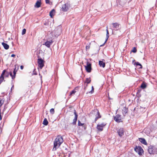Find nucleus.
Returning <instances> with one entry per match:
<instances>
[{
    "label": "nucleus",
    "instance_id": "34",
    "mask_svg": "<svg viewBox=\"0 0 157 157\" xmlns=\"http://www.w3.org/2000/svg\"><path fill=\"white\" fill-rule=\"evenodd\" d=\"M26 32V29H24L22 30V33H21L22 35H24L25 33Z\"/></svg>",
    "mask_w": 157,
    "mask_h": 157
},
{
    "label": "nucleus",
    "instance_id": "31",
    "mask_svg": "<svg viewBox=\"0 0 157 157\" xmlns=\"http://www.w3.org/2000/svg\"><path fill=\"white\" fill-rule=\"evenodd\" d=\"M96 110L98 109H94V110H93L91 112V113H92V114L96 115L97 113V112H96Z\"/></svg>",
    "mask_w": 157,
    "mask_h": 157
},
{
    "label": "nucleus",
    "instance_id": "52",
    "mask_svg": "<svg viewBox=\"0 0 157 157\" xmlns=\"http://www.w3.org/2000/svg\"><path fill=\"white\" fill-rule=\"evenodd\" d=\"M1 48H0V49Z\"/></svg>",
    "mask_w": 157,
    "mask_h": 157
},
{
    "label": "nucleus",
    "instance_id": "36",
    "mask_svg": "<svg viewBox=\"0 0 157 157\" xmlns=\"http://www.w3.org/2000/svg\"><path fill=\"white\" fill-rule=\"evenodd\" d=\"M94 92V88L93 86H92L91 87V90L89 92V93L91 94H92Z\"/></svg>",
    "mask_w": 157,
    "mask_h": 157
},
{
    "label": "nucleus",
    "instance_id": "28",
    "mask_svg": "<svg viewBox=\"0 0 157 157\" xmlns=\"http://www.w3.org/2000/svg\"><path fill=\"white\" fill-rule=\"evenodd\" d=\"M48 123V121L46 118H45L43 121V124L45 125H47Z\"/></svg>",
    "mask_w": 157,
    "mask_h": 157
},
{
    "label": "nucleus",
    "instance_id": "3",
    "mask_svg": "<svg viewBox=\"0 0 157 157\" xmlns=\"http://www.w3.org/2000/svg\"><path fill=\"white\" fill-rule=\"evenodd\" d=\"M38 58L37 63L38 66L40 69H42L44 66V61L39 56H38Z\"/></svg>",
    "mask_w": 157,
    "mask_h": 157
},
{
    "label": "nucleus",
    "instance_id": "32",
    "mask_svg": "<svg viewBox=\"0 0 157 157\" xmlns=\"http://www.w3.org/2000/svg\"><path fill=\"white\" fill-rule=\"evenodd\" d=\"M76 92L75 90H73L71 92L69 96H71L72 95L75 94V93Z\"/></svg>",
    "mask_w": 157,
    "mask_h": 157
},
{
    "label": "nucleus",
    "instance_id": "9",
    "mask_svg": "<svg viewBox=\"0 0 157 157\" xmlns=\"http://www.w3.org/2000/svg\"><path fill=\"white\" fill-rule=\"evenodd\" d=\"M74 114L75 115V117L74 119L73 120V121L72 123V124L74 125L76 124V121L78 119V114L76 112V111L75 110H74Z\"/></svg>",
    "mask_w": 157,
    "mask_h": 157
},
{
    "label": "nucleus",
    "instance_id": "27",
    "mask_svg": "<svg viewBox=\"0 0 157 157\" xmlns=\"http://www.w3.org/2000/svg\"><path fill=\"white\" fill-rule=\"evenodd\" d=\"M97 129L99 131H102L103 130V128L98 124L97 125Z\"/></svg>",
    "mask_w": 157,
    "mask_h": 157
},
{
    "label": "nucleus",
    "instance_id": "1",
    "mask_svg": "<svg viewBox=\"0 0 157 157\" xmlns=\"http://www.w3.org/2000/svg\"><path fill=\"white\" fill-rule=\"evenodd\" d=\"M63 142V137L61 136H57L54 142V147L52 151H55L60 146Z\"/></svg>",
    "mask_w": 157,
    "mask_h": 157
},
{
    "label": "nucleus",
    "instance_id": "26",
    "mask_svg": "<svg viewBox=\"0 0 157 157\" xmlns=\"http://www.w3.org/2000/svg\"><path fill=\"white\" fill-rule=\"evenodd\" d=\"M55 10L54 9H53L49 13V15L51 17H52L53 16H54V14L53 13H55Z\"/></svg>",
    "mask_w": 157,
    "mask_h": 157
},
{
    "label": "nucleus",
    "instance_id": "30",
    "mask_svg": "<svg viewBox=\"0 0 157 157\" xmlns=\"http://www.w3.org/2000/svg\"><path fill=\"white\" fill-rule=\"evenodd\" d=\"M4 100L0 98V106H1L2 104L4 103Z\"/></svg>",
    "mask_w": 157,
    "mask_h": 157
},
{
    "label": "nucleus",
    "instance_id": "44",
    "mask_svg": "<svg viewBox=\"0 0 157 157\" xmlns=\"http://www.w3.org/2000/svg\"><path fill=\"white\" fill-rule=\"evenodd\" d=\"M2 117L1 115H0V120H1L2 119Z\"/></svg>",
    "mask_w": 157,
    "mask_h": 157
},
{
    "label": "nucleus",
    "instance_id": "47",
    "mask_svg": "<svg viewBox=\"0 0 157 157\" xmlns=\"http://www.w3.org/2000/svg\"><path fill=\"white\" fill-rule=\"evenodd\" d=\"M147 134H149L150 133V132H149L148 133L147 132Z\"/></svg>",
    "mask_w": 157,
    "mask_h": 157
},
{
    "label": "nucleus",
    "instance_id": "13",
    "mask_svg": "<svg viewBox=\"0 0 157 157\" xmlns=\"http://www.w3.org/2000/svg\"><path fill=\"white\" fill-rule=\"evenodd\" d=\"M78 126H82L84 130H85L86 128V125L85 123H81L79 120H78Z\"/></svg>",
    "mask_w": 157,
    "mask_h": 157
},
{
    "label": "nucleus",
    "instance_id": "29",
    "mask_svg": "<svg viewBox=\"0 0 157 157\" xmlns=\"http://www.w3.org/2000/svg\"><path fill=\"white\" fill-rule=\"evenodd\" d=\"M134 64V65H136L137 66H140V67H139V68H142L143 67H142V65H141V64H140L138 62H136Z\"/></svg>",
    "mask_w": 157,
    "mask_h": 157
},
{
    "label": "nucleus",
    "instance_id": "5",
    "mask_svg": "<svg viewBox=\"0 0 157 157\" xmlns=\"http://www.w3.org/2000/svg\"><path fill=\"white\" fill-rule=\"evenodd\" d=\"M155 148L154 146L150 145L148 147V151L150 154H154L155 152Z\"/></svg>",
    "mask_w": 157,
    "mask_h": 157
},
{
    "label": "nucleus",
    "instance_id": "21",
    "mask_svg": "<svg viewBox=\"0 0 157 157\" xmlns=\"http://www.w3.org/2000/svg\"><path fill=\"white\" fill-rule=\"evenodd\" d=\"M91 80L90 79V78H86V81L85 82V83H87V84L86 85V87H84V89H86V87L87 86V84L90 83L91 82Z\"/></svg>",
    "mask_w": 157,
    "mask_h": 157
},
{
    "label": "nucleus",
    "instance_id": "39",
    "mask_svg": "<svg viewBox=\"0 0 157 157\" xmlns=\"http://www.w3.org/2000/svg\"><path fill=\"white\" fill-rule=\"evenodd\" d=\"M140 109H141H141H142V111H145V107H144V108L141 107L140 106Z\"/></svg>",
    "mask_w": 157,
    "mask_h": 157
},
{
    "label": "nucleus",
    "instance_id": "17",
    "mask_svg": "<svg viewBox=\"0 0 157 157\" xmlns=\"http://www.w3.org/2000/svg\"><path fill=\"white\" fill-rule=\"evenodd\" d=\"M139 141L142 144H144V145H147V142L146 141V140L143 138H139Z\"/></svg>",
    "mask_w": 157,
    "mask_h": 157
},
{
    "label": "nucleus",
    "instance_id": "22",
    "mask_svg": "<svg viewBox=\"0 0 157 157\" xmlns=\"http://www.w3.org/2000/svg\"><path fill=\"white\" fill-rule=\"evenodd\" d=\"M41 4V2L39 1H37L36 3L35 6L37 8H38L40 6Z\"/></svg>",
    "mask_w": 157,
    "mask_h": 157
},
{
    "label": "nucleus",
    "instance_id": "45",
    "mask_svg": "<svg viewBox=\"0 0 157 157\" xmlns=\"http://www.w3.org/2000/svg\"><path fill=\"white\" fill-rule=\"evenodd\" d=\"M132 49H136V48L135 47H134L132 48Z\"/></svg>",
    "mask_w": 157,
    "mask_h": 157
},
{
    "label": "nucleus",
    "instance_id": "42",
    "mask_svg": "<svg viewBox=\"0 0 157 157\" xmlns=\"http://www.w3.org/2000/svg\"><path fill=\"white\" fill-rule=\"evenodd\" d=\"M20 68L21 69L23 70L24 68V66L22 65H21L20 67Z\"/></svg>",
    "mask_w": 157,
    "mask_h": 157
},
{
    "label": "nucleus",
    "instance_id": "48",
    "mask_svg": "<svg viewBox=\"0 0 157 157\" xmlns=\"http://www.w3.org/2000/svg\"><path fill=\"white\" fill-rule=\"evenodd\" d=\"M135 61V60H134L133 61V62L134 61Z\"/></svg>",
    "mask_w": 157,
    "mask_h": 157
},
{
    "label": "nucleus",
    "instance_id": "25",
    "mask_svg": "<svg viewBox=\"0 0 157 157\" xmlns=\"http://www.w3.org/2000/svg\"><path fill=\"white\" fill-rule=\"evenodd\" d=\"M147 84L145 82H143L140 85V87L142 89L145 88L147 87Z\"/></svg>",
    "mask_w": 157,
    "mask_h": 157
},
{
    "label": "nucleus",
    "instance_id": "4",
    "mask_svg": "<svg viewBox=\"0 0 157 157\" xmlns=\"http://www.w3.org/2000/svg\"><path fill=\"white\" fill-rule=\"evenodd\" d=\"M134 150L140 155H142V154L143 153V150L140 146H136L134 148Z\"/></svg>",
    "mask_w": 157,
    "mask_h": 157
},
{
    "label": "nucleus",
    "instance_id": "6",
    "mask_svg": "<svg viewBox=\"0 0 157 157\" xmlns=\"http://www.w3.org/2000/svg\"><path fill=\"white\" fill-rule=\"evenodd\" d=\"M85 67L86 70L87 72L89 73L92 70L91 64L88 62V60L86 62V65Z\"/></svg>",
    "mask_w": 157,
    "mask_h": 157
},
{
    "label": "nucleus",
    "instance_id": "40",
    "mask_svg": "<svg viewBox=\"0 0 157 157\" xmlns=\"http://www.w3.org/2000/svg\"><path fill=\"white\" fill-rule=\"evenodd\" d=\"M46 3V4H50V0H45Z\"/></svg>",
    "mask_w": 157,
    "mask_h": 157
},
{
    "label": "nucleus",
    "instance_id": "15",
    "mask_svg": "<svg viewBox=\"0 0 157 157\" xmlns=\"http://www.w3.org/2000/svg\"><path fill=\"white\" fill-rule=\"evenodd\" d=\"M37 53L38 58V56H40V57H41V56H43L44 55V53L42 52L41 50H39L37 51Z\"/></svg>",
    "mask_w": 157,
    "mask_h": 157
},
{
    "label": "nucleus",
    "instance_id": "41",
    "mask_svg": "<svg viewBox=\"0 0 157 157\" xmlns=\"http://www.w3.org/2000/svg\"><path fill=\"white\" fill-rule=\"evenodd\" d=\"M137 50H132L131 52V53L132 52H133V53H136L137 52Z\"/></svg>",
    "mask_w": 157,
    "mask_h": 157
},
{
    "label": "nucleus",
    "instance_id": "20",
    "mask_svg": "<svg viewBox=\"0 0 157 157\" xmlns=\"http://www.w3.org/2000/svg\"><path fill=\"white\" fill-rule=\"evenodd\" d=\"M99 64L100 67H102L104 68L105 67V63H104L102 61L99 60Z\"/></svg>",
    "mask_w": 157,
    "mask_h": 157
},
{
    "label": "nucleus",
    "instance_id": "49",
    "mask_svg": "<svg viewBox=\"0 0 157 157\" xmlns=\"http://www.w3.org/2000/svg\"><path fill=\"white\" fill-rule=\"evenodd\" d=\"M0 115H1V111H0Z\"/></svg>",
    "mask_w": 157,
    "mask_h": 157
},
{
    "label": "nucleus",
    "instance_id": "19",
    "mask_svg": "<svg viewBox=\"0 0 157 157\" xmlns=\"http://www.w3.org/2000/svg\"><path fill=\"white\" fill-rule=\"evenodd\" d=\"M5 71H3L2 74L1 75L0 77V84L2 82L3 80H4V77L3 76V75L4 74V73Z\"/></svg>",
    "mask_w": 157,
    "mask_h": 157
},
{
    "label": "nucleus",
    "instance_id": "12",
    "mask_svg": "<svg viewBox=\"0 0 157 157\" xmlns=\"http://www.w3.org/2000/svg\"><path fill=\"white\" fill-rule=\"evenodd\" d=\"M61 9L62 11L66 12L68 10V7L66 4H64L62 5Z\"/></svg>",
    "mask_w": 157,
    "mask_h": 157
},
{
    "label": "nucleus",
    "instance_id": "8",
    "mask_svg": "<svg viewBox=\"0 0 157 157\" xmlns=\"http://www.w3.org/2000/svg\"><path fill=\"white\" fill-rule=\"evenodd\" d=\"M113 29L115 30H119L120 27V25L117 23H113Z\"/></svg>",
    "mask_w": 157,
    "mask_h": 157
},
{
    "label": "nucleus",
    "instance_id": "7",
    "mask_svg": "<svg viewBox=\"0 0 157 157\" xmlns=\"http://www.w3.org/2000/svg\"><path fill=\"white\" fill-rule=\"evenodd\" d=\"M113 119L117 123L122 122V121H121V115L119 114L116 115L114 117Z\"/></svg>",
    "mask_w": 157,
    "mask_h": 157
},
{
    "label": "nucleus",
    "instance_id": "11",
    "mask_svg": "<svg viewBox=\"0 0 157 157\" xmlns=\"http://www.w3.org/2000/svg\"><path fill=\"white\" fill-rule=\"evenodd\" d=\"M96 112H97V113L95 115V116H96L95 119V121H96L98 119L101 117V116L100 114V113L98 110H96Z\"/></svg>",
    "mask_w": 157,
    "mask_h": 157
},
{
    "label": "nucleus",
    "instance_id": "14",
    "mask_svg": "<svg viewBox=\"0 0 157 157\" xmlns=\"http://www.w3.org/2000/svg\"><path fill=\"white\" fill-rule=\"evenodd\" d=\"M106 39L105 41V42L102 45H100V46H102L104 45L105 44L106 41L108 40V39L109 37V31L108 30V28L107 26L106 27Z\"/></svg>",
    "mask_w": 157,
    "mask_h": 157
},
{
    "label": "nucleus",
    "instance_id": "23",
    "mask_svg": "<svg viewBox=\"0 0 157 157\" xmlns=\"http://www.w3.org/2000/svg\"><path fill=\"white\" fill-rule=\"evenodd\" d=\"M2 45L3 46L5 49H8L9 48V45L7 44L4 42L2 43Z\"/></svg>",
    "mask_w": 157,
    "mask_h": 157
},
{
    "label": "nucleus",
    "instance_id": "35",
    "mask_svg": "<svg viewBox=\"0 0 157 157\" xmlns=\"http://www.w3.org/2000/svg\"><path fill=\"white\" fill-rule=\"evenodd\" d=\"M106 124V123H101V124H99V125H100V126L102 127L103 128L104 127H105Z\"/></svg>",
    "mask_w": 157,
    "mask_h": 157
},
{
    "label": "nucleus",
    "instance_id": "51",
    "mask_svg": "<svg viewBox=\"0 0 157 157\" xmlns=\"http://www.w3.org/2000/svg\"><path fill=\"white\" fill-rule=\"evenodd\" d=\"M140 52H141V53H142V51H141Z\"/></svg>",
    "mask_w": 157,
    "mask_h": 157
},
{
    "label": "nucleus",
    "instance_id": "2",
    "mask_svg": "<svg viewBox=\"0 0 157 157\" xmlns=\"http://www.w3.org/2000/svg\"><path fill=\"white\" fill-rule=\"evenodd\" d=\"M19 67V66L18 65H15L14 66V68L13 71V75L11 71L10 72V75L12 79H13L15 78L16 73L18 70Z\"/></svg>",
    "mask_w": 157,
    "mask_h": 157
},
{
    "label": "nucleus",
    "instance_id": "10",
    "mask_svg": "<svg viewBox=\"0 0 157 157\" xmlns=\"http://www.w3.org/2000/svg\"><path fill=\"white\" fill-rule=\"evenodd\" d=\"M117 132L118 134V135L121 137L124 135V130L123 128H121L118 129L117 131Z\"/></svg>",
    "mask_w": 157,
    "mask_h": 157
},
{
    "label": "nucleus",
    "instance_id": "33",
    "mask_svg": "<svg viewBox=\"0 0 157 157\" xmlns=\"http://www.w3.org/2000/svg\"><path fill=\"white\" fill-rule=\"evenodd\" d=\"M50 113L52 114H53L54 113H55V110H54V109L53 108H52L50 110Z\"/></svg>",
    "mask_w": 157,
    "mask_h": 157
},
{
    "label": "nucleus",
    "instance_id": "18",
    "mask_svg": "<svg viewBox=\"0 0 157 157\" xmlns=\"http://www.w3.org/2000/svg\"><path fill=\"white\" fill-rule=\"evenodd\" d=\"M128 110L127 108H126V107H124L122 109V113L123 115L125 116V114L128 113Z\"/></svg>",
    "mask_w": 157,
    "mask_h": 157
},
{
    "label": "nucleus",
    "instance_id": "24",
    "mask_svg": "<svg viewBox=\"0 0 157 157\" xmlns=\"http://www.w3.org/2000/svg\"><path fill=\"white\" fill-rule=\"evenodd\" d=\"M5 71L4 73L3 76H4L6 77H8L9 75H10V72H8L6 71V70H4L3 71Z\"/></svg>",
    "mask_w": 157,
    "mask_h": 157
},
{
    "label": "nucleus",
    "instance_id": "46",
    "mask_svg": "<svg viewBox=\"0 0 157 157\" xmlns=\"http://www.w3.org/2000/svg\"><path fill=\"white\" fill-rule=\"evenodd\" d=\"M39 75L40 76V77L41 78V79L42 78V75H41L40 74H39Z\"/></svg>",
    "mask_w": 157,
    "mask_h": 157
},
{
    "label": "nucleus",
    "instance_id": "38",
    "mask_svg": "<svg viewBox=\"0 0 157 157\" xmlns=\"http://www.w3.org/2000/svg\"><path fill=\"white\" fill-rule=\"evenodd\" d=\"M91 45V44H90L88 45H86V49H89L90 48V46Z\"/></svg>",
    "mask_w": 157,
    "mask_h": 157
},
{
    "label": "nucleus",
    "instance_id": "50",
    "mask_svg": "<svg viewBox=\"0 0 157 157\" xmlns=\"http://www.w3.org/2000/svg\"><path fill=\"white\" fill-rule=\"evenodd\" d=\"M140 52H141V53H142V51H141Z\"/></svg>",
    "mask_w": 157,
    "mask_h": 157
},
{
    "label": "nucleus",
    "instance_id": "43",
    "mask_svg": "<svg viewBox=\"0 0 157 157\" xmlns=\"http://www.w3.org/2000/svg\"><path fill=\"white\" fill-rule=\"evenodd\" d=\"M15 56V55H14V54H12L11 55V57H14Z\"/></svg>",
    "mask_w": 157,
    "mask_h": 157
},
{
    "label": "nucleus",
    "instance_id": "37",
    "mask_svg": "<svg viewBox=\"0 0 157 157\" xmlns=\"http://www.w3.org/2000/svg\"><path fill=\"white\" fill-rule=\"evenodd\" d=\"M35 70H36L35 69L33 71V73H32L33 75H37V73L35 72Z\"/></svg>",
    "mask_w": 157,
    "mask_h": 157
},
{
    "label": "nucleus",
    "instance_id": "16",
    "mask_svg": "<svg viewBox=\"0 0 157 157\" xmlns=\"http://www.w3.org/2000/svg\"><path fill=\"white\" fill-rule=\"evenodd\" d=\"M52 40H51L49 41H47L45 43V44H43V45H45L48 48H49L50 46V45L52 44Z\"/></svg>",
    "mask_w": 157,
    "mask_h": 157
}]
</instances>
